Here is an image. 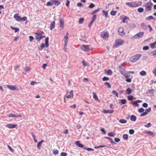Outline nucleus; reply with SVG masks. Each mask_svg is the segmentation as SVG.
<instances>
[{
	"label": "nucleus",
	"mask_w": 156,
	"mask_h": 156,
	"mask_svg": "<svg viewBox=\"0 0 156 156\" xmlns=\"http://www.w3.org/2000/svg\"><path fill=\"white\" fill-rule=\"evenodd\" d=\"M8 116L9 117H13L20 118L21 117V115H14V114L10 113L8 115Z\"/></svg>",
	"instance_id": "2eb2a0df"
},
{
	"label": "nucleus",
	"mask_w": 156,
	"mask_h": 156,
	"mask_svg": "<svg viewBox=\"0 0 156 156\" xmlns=\"http://www.w3.org/2000/svg\"><path fill=\"white\" fill-rule=\"evenodd\" d=\"M17 125L16 124H8L6 125V126L9 128H13L17 126Z\"/></svg>",
	"instance_id": "dca6fc26"
},
{
	"label": "nucleus",
	"mask_w": 156,
	"mask_h": 156,
	"mask_svg": "<svg viewBox=\"0 0 156 156\" xmlns=\"http://www.w3.org/2000/svg\"><path fill=\"white\" fill-rule=\"evenodd\" d=\"M50 2H51L54 3V4L55 5H58L60 3V1L57 0H49Z\"/></svg>",
	"instance_id": "f3484780"
},
{
	"label": "nucleus",
	"mask_w": 156,
	"mask_h": 156,
	"mask_svg": "<svg viewBox=\"0 0 156 156\" xmlns=\"http://www.w3.org/2000/svg\"><path fill=\"white\" fill-rule=\"evenodd\" d=\"M108 135L109 136L113 137L116 134L114 133L110 132L108 133Z\"/></svg>",
	"instance_id": "7c9ffc66"
},
{
	"label": "nucleus",
	"mask_w": 156,
	"mask_h": 156,
	"mask_svg": "<svg viewBox=\"0 0 156 156\" xmlns=\"http://www.w3.org/2000/svg\"><path fill=\"white\" fill-rule=\"evenodd\" d=\"M75 144L77 146L81 148H83L84 146L83 144H80V141H76V142Z\"/></svg>",
	"instance_id": "6ab92c4d"
},
{
	"label": "nucleus",
	"mask_w": 156,
	"mask_h": 156,
	"mask_svg": "<svg viewBox=\"0 0 156 156\" xmlns=\"http://www.w3.org/2000/svg\"><path fill=\"white\" fill-rule=\"evenodd\" d=\"M106 73L108 75H112V74L113 72L111 69H109L107 71Z\"/></svg>",
	"instance_id": "2f4dec72"
},
{
	"label": "nucleus",
	"mask_w": 156,
	"mask_h": 156,
	"mask_svg": "<svg viewBox=\"0 0 156 156\" xmlns=\"http://www.w3.org/2000/svg\"><path fill=\"white\" fill-rule=\"evenodd\" d=\"M144 9L142 8H139L137 9L138 12H142L144 11Z\"/></svg>",
	"instance_id": "ea45409f"
},
{
	"label": "nucleus",
	"mask_w": 156,
	"mask_h": 156,
	"mask_svg": "<svg viewBox=\"0 0 156 156\" xmlns=\"http://www.w3.org/2000/svg\"><path fill=\"white\" fill-rule=\"evenodd\" d=\"M59 26L61 28V29H63L64 26V20L63 18H60L59 19Z\"/></svg>",
	"instance_id": "9b49d317"
},
{
	"label": "nucleus",
	"mask_w": 156,
	"mask_h": 156,
	"mask_svg": "<svg viewBox=\"0 0 156 156\" xmlns=\"http://www.w3.org/2000/svg\"><path fill=\"white\" fill-rule=\"evenodd\" d=\"M67 98H73V90H71L69 92L67 91L65 95Z\"/></svg>",
	"instance_id": "39448f33"
},
{
	"label": "nucleus",
	"mask_w": 156,
	"mask_h": 156,
	"mask_svg": "<svg viewBox=\"0 0 156 156\" xmlns=\"http://www.w3.org/2000/svg\"><path fill=\"white\" fill-rule=\"evenodd\" d=\"M133 98V96H132V95H129V96L128 97V99L129 100V101H131V100H132Z\"/></svg>",
	"instance_id": "13d9d810"
},
{
	"label": "nucleus",
	"mask_w": 156,
	"mask_h": 156,
	"mask_svg": "<svg viewBox=\"0 0 156 156\" xmlns=\"http://www.w3.org/2000/svg\"><path fill=\"white\" fill-rule=\"evenodd\" d=\"M44 142V140H41V141L39 142L37 144V147L39 150H40L41 149V144L42 143Z\"/></svg>",
	"instance_id": "aec40b11"
},
{
	"label": "nucleus",
	"mask_w": 156,
	"mask_h": 156,
	"mask_svg": "<svg viewBox=\"0 0 156 156\" xmlns=\"http://www.w3.org/2000/svg\"><path fill=\"white\" fill-rule=\"evenodd\" d=\"M144 109L142 108H140L138 109V112L140 113L143 112H144Z\"/></svg>",
	"instance_id": "3c124183"
},
{
	"label": "nucleus",
	"mask_w": 156,
	"mask_h": 156,
	"mask_svg": "<svg viewBox=\"0 0 156 156\" xmlns=\"http://www.w3.org/2000/svg\"><path fill=\"white\" fill-rule=\"evenodd\" d=\"M67 154L66 153L62 152L61 153V156H66Z\"/></svg>",
	"instance_id": "338daca9"
},
{
	"label": "nucleus",
	"mask_w": 156,
	"mask_h": 156,
	"mask_svg": "<svg viewBox=\"0 0 156 156\" xmlns=\"http://www.w3.org/2000/svg\"><path fill=\"white\" fill-rule=\"evenodd\" d=\"M14 18L17 21H21V16L18 15V14H15L14 16Z\"/></svg>",
	"instance_id": "4468645a"
},
{
	"label": "nucleus",
	"mask_w": 156,
	"mask_h": 156,
	"mask_svg": "<svg viewBox=\"0 0 156 156\" xmlns=\"http://www.w3.org/2000/svg\"><path fill=\"white\" fill-rule=\"evenodd\" d=\"M10 27L12 30H15V32L16 33L19 31L20 30L17 27H13L12 26H11Z\"/></svg>",
	"instance_id": "cd10ccee"
},
{
	"label": "nucleus",
	"mask_w": 156,
	"mask_h": 156,
	"mask_svg": "<svg viewBox=\"0 0 156 156\" xmlns=\"http://www.w3.org/2000/svg\"><path fill=\"white\" fill-rule=\"evenodd\" d=\"M80 48L83 51H88L93 49V48L90 45H82L81 46Z\"/></svg>",
	"instance_id": "20e7f679"
},
{
	"label": "nucleus",
	"mask_w": 156,
	"mask_h": 156,
	"mask_svg": "<svg viewBox=\"0 0 156 156\" xmlns=\"http://www.w3.org/2000/svg\"><path fill=\"white\" fill-rule=\"evenodd\" d=\"M114 112V110H104L103 111V112L105 113H112Z\"/></svg>",
	"instance_id": "4be33fe9"
},
{
	"label": "nucleus",
	"mask_w": 156,
	"mask_h": 156,
	"mask_svg": "<svg viewBox=\"0 0 156 156\" xmlns=\"http://www.w3.org/2000/svg\"><path fill=\"white\" fill-rule=\"evenodd\" d=\"M30 41L32 42L34 39V37L32 36H30L29 37Z\"/></svg>",
	"instance_id": "052dcab7"
},
{
	"label": "nucleus",
	"mask_w": 156,
	"mask_h": 156,
	"mask_svg": "<svg viewBox=\"0 0 156 156\" xmlns=\"http://www.w3.org/2000/svg\"><path fill=\"white\" fill-rule=\"evenodd\" d=\"M84 20V18H81L79 19V23L80 24L82 23L83 22V21Z\"/></svg>",
	"instance_id": "c9c22d12"
},
{
	"label": "nucleus",
	"mask_w": 156,
	"mask_h": 156,
	"mask_svg": "<svg viewBox=\"0 0 156 156\" xmlns=\"http://www.w3.org/2000/svg\"><path fill=\"white\" fill-rule=\"evenodd\" d=\"M55 21H52L50 25V29L51 30L55 27Z\"/></svg>",
	"instance_id": "a211bd4d"
},
{
	"label": "nucleus",
	"mask_w": 156,
	"mask_h": 156,
	"mask_svg": "<svg viewBox=\"0 0 156 156\" xmlns=\"http://www.w3.org/2000/svg\"><path fill=\"white\" fill-rule=\"evenodd\" d=\"M132 92L131 89L130 88H128L126 90V93L128 95L130 94Z\"/></svg>",
	"instance_id": "a878e982"
},
{
	"label": "nucleus",
	"mask_w": 156,
	"mask_h": 156,
	"mask_svg": "<svg viewBox=\"0 0 156 156\" xmlns=\"http://www.w3.org/2000/svg\"><path fill=\"white\" fill-rule=\"evenodd\" d=\"M121 19L122 20V22L123 23H126L129 20V18L126 16H121Z\"/></svg>",
	"instance_id": "9d476101"
},
{
	"label": "nucleus",
	"mask_w": 156,
	"mask_h": 156,
	"mask_svg": "<svg viewBox=\"0 0 156 156\" xmlns=\"http://www.w3.org/2000/svg\"><path fill=\"white\" fill-rule=\"evenodd\" d=\"M103 13L105 15V16L107 17L108 16V12L107 11H105L104 10L102 11Z\"/></svg>",
	"instance_id": "de8ad7c7"
},
{
	"label": "nucleus",
	"mask_w": 156,
	"mask_h": 156,
	"mask_svg": "<svg viewBox=\"0 0 156 156\" xmlns=\"http://www.w3.org/2000/svg\"><path fill=\"white\" fill-rule=\"evenodd\" d=\"M146 74V72L144 71H142L140 72V75L142 76L145 75Z\"/></svg>",
	"instance_id": "c03bdc74"
},
{
	"label": "nucleus",
	"mask_w": 156,
	"mask_h": 156,
	"mask_svg": "<svg viewBox=\"0 0 156 156\" xmlns=\"http://www.w3.org/2000/svg\"><path fill=\"white\" fill-rule=\"evenodd\" d=\"M146 20H154V18L152 16H151L147 17L146 18Z\"/></svg>",
	"instance_id": "bb28decb"
},
{
	"label": "nucleus",
	"mask_w": 156,
	"mask_h": 156,
	"mask_svg": "<svg viewBox=\"0 0 156 156\" xmlns=\"http://www.w3.org/2000/svg\"><path fill=\"white\" fill-rule=\"evenodd\" d=\"M27 19V17L26 16H24L22 18H21V21L22 20L23 21H24L26 20Z\"/></svg>",
	"instance_id": "e2e57ef3"
},
{
	"label": "nucleus",
	"mask_w": 156,
	"mask_h": 156,
	"mask_svg": "<svg viewBox=\"0 0 156 156\" xmlns=\"http://www.w3.org/2000/svg\"><path fill=\"white\" fill-rule=\"evenodd\" d=\"M58 150H53V154L54 155L57 154H58Z\"/></svg>",
	"instance_id": "6e6d98bb"
},
{
	"label": "nucleus",
	"mask_w": 156,
	"mask_h": 156,
	"mask_svg": "<svg viewBox=\"0 0 156 156\" xmlns=\"http://www.w3.org/2000/svg\"><path fill=\"white\" fill-rule=\"evenodd\" d=\"M153 4L151 2L147 3L145 5V9L147 11H151Z\"/></svg>",
	"instance_id": "423d86ee"
},
{
	"label": "nucleus",
	"mask_w": 156,
	"mask_h": 156,
	"mask_svg": "<svg viewBox=\"0 0 156 156\" xmlns=\"http://www.w3.org/2000/svg\"><path fill=\"white\" fill-rule=\"evenodd\" d=\"M115 141L116 142H118L120 141V139L119 138H115L114 139Z\"/></svg>",
	"instance_id": "774afa93"
},
{
	"label": "nucleus",
	"mask_w": 156,
	"mask_h": 156,
	"mask_svg": "<svg viewBox=\"0 0 156 156\" xmlns=\"http://www.w3.org/2000/svg\"><path fill=\"white\" fill-rule=\"evenodd\" d=\"M146 133L147 134H150L151 135H153V136H154V133H153L151 131H147L146 132Z\"/></svg>",
	"instance_id": "58836bf2"
},
{
	"label": "nucleus",
	"mask_w": 156,
	"mask_h": 156,
	"mask_svg": "<svg viewBox=\"0 0 156 156\" xmlns=\"http://www.w3.org/2000/svg\"><path fill=\"white\" fill-rule=\"evenodd\" d=\"M48 40L49 38L48 37H47L45 38V45L46 47H48L49 46Z\"/></svg>",
	"instance_id": "5701e85b"
},
{
	"label": "nucleus",
	"mask_w": 156,
	"mask_h": 156,
	"mask_svg": "<svg viewBox=\"0 0 156 156\" xmlns=\"http://www.w3.org/2000/svg\"><path fill=\"white\" fill-rule=\"evenodd\" d=\"M119 122L122 123H125L127 122V121L124 119H120L119 120Z\"/></svg>",
	"instance_id": "4c0bfd02"
},
{
	"label": "nucleus",
	"mask_w": 156,
	"mask_h": 156,
	"mask_svg": "<svg viewBox=\"0 0 156 156\" xmlns=\"http://www.w3.org/2000/svg\"><path fill=\"white\" fill-rule=\"evenodd\" d=\"M103 38L106 39H107L109 37V33L108 32H103L101 35Z\"/></svg>",
	"instance_id": "1a4fd4ad"
},
{
	"label": "nucleus",
	"mask_w": 156,
	"mask_h": 156,
	"mask_svg": "<svg viewBox=\"0 0 156 156\" xmlns=\"http://www.w3.org/2000/svg\"><path fill=\"white\" fill-rule=\"evenodd\" d=\"M93 98L95 100H98V96L95 93H93Z\"/></svg>",
	"instance_id": "09e8293b"
},
{
	"label": "nucleus",
	"mask_w": 156,
	"mask_h": 156,
	"mask_svg": "<svg viewBox=\"0 0 156 156\" xmlns=\"http://www.w3.org/2000/svg\"><path fill=\"white\" fill-rule=\"evenodd\" d=\"M117 12V11H112L111 12V14L112 16H115Z\"/></svg>",
	"instance_id": "8fccbe9b"
},
{
	"label": "nucleus",
	"mask_w": 156,
	"mask_h": 156,
	"mask_svg": "<svg viewBox=\"0 0 156 156\" xmlns=\"http://www.w3.org/2000/svg\"><path fill=\"white\" fill-rule=\"evenodd\" d=\"M150 46L151 48L152 49L156 48V41L154 43L151 44H150Z\"/></svg>",
	"instance_id": "b1692460"
},
{
	"label": "nucleus",
	"mask_w": 156,
	"mask_h": 156,
	"mask_svg": "<svg viewBox=\"0 0 156 156\" xmlns=\"http://www.w3.org/2000/svg\"><path fill=\"white\" fill-rule=\"evenodd\" d=\"M136 117L134 115H132L130 116V120L131 121H135L136 120Z\"/></svg>",
	"instance_id": "393cba45"
},
{
	"label": "nucleus",
	"mask_w": 156,
	"mask_h": 156,
	"mask_svg": "<svg viewBox=\"0 0 156 156\" xmlns=\"http://www.w3.org/2000/svg\"><path fill=\"white\" fill-rule=\"evenodd\" d=\"M141 100H137L133 102V104L134 106H138L139 105L138 104V103H140L141 102Z\"/></svg>",
	"instance_id": "412c9836"
},
{
	"label": "nucleus",
	"mask_w": 156,
	"mask_h": 156,
	"mask_svg": "<svg viewBox=\"0 0 156 156\" xmlns=\"http://www.w3.org/2000/svg\"><path fill=\"white\" fill-rule=\"evenodd\" d=\"M142 105L144 107L146 108L148 106V104L146 103H144Z\"/></svg>",
	"instance_id": "69168bd1"
},
{
	"label": "nucleus",
	"mask_w": 156,
	"mask_h": 156,
	"mask_svg": "<svg viewBox=\"0 0 156 156\" xmlns=\"http://www.w3.org/2000/svg\"><path fill=\"white\" fill-rule=\"evenodd\" d=\"M118 31L119 34L121 36H123L125 35V33L124 31V29L122 27H120L118 29Z\"/></svg>",
	"instance_id": "6e6552de"
},
{
	"label": "nucleus",
	"mask_w": 156,
	"mask_h": 156,
	"mask_svg": "<svg viewBox=\"0 0 156 156\" xmlns=\"http://www.w3.org/2000/svg\"><path fill=\"white\" fill-rule=\"evenodd\" d=\"M141 56V54H136L131 57L130 58V60L132 62H135L139 59Z\"/></svg>",
	"instance_id": "7ed1b4c3"
},
{
	"label": "nucleus",
	"mask_w": 156,
	"mask_h": 156,
	"mask_svg": "<svg viewBox=\"0 0 156 156\" xmlns=\"http://www.w3.org/2000/svg\"><path fill=\"white\" fill-rule=\"evenodd\" d=\"M140 26L143 29H146V28L147 26L145 23H142L140 25Z\"/></svg>",
	"instance_id": "72a5a7b5"
},
{
	"label": "nucleus",
	"mask_w": 156,
	"mask_h": 156,
	"mask_svg": "<svg viewBox=\"0 0 156 156\" xmlns=\"http://www.w3.org/2000/svg\"><path fill=\"white\" fill-rule=\"evenodd\" d=\"M127 102V101L125 99H122L121 100V103L122 104H126Z\"/></svg>",
	"instance_id": "79ce46f5"
},
{
	"label": "nucleus",
	"mask_w": 156,
	"mask_h": 156,
	"mask_svg": "<svg viewBox=\"0 0 156 156\" xmlns=\"http://www.w3.org/2000/svg\"><path fill=\"white\" fill-rule=\"evenodd\" d=\"M154 89H152L151 90H150L148 91V93L150 94L152 96L153 95L154 93Z\"/></svg>",
	"instance_id": "c756f323"
},
{
	"label": "nucleus",
	"mask_w": 156,
	"mask_h": 156,
	"mask_svg": "<svg viewBox=\"0 0 156 156\" xmlns=\"http://www.w3.org/2000/svg\"><path fill=\"white\" fill-rule=\"evenodd\" d=\"M124 76L125 78L126 79V81L128 83H130L131 82V79L133 78L132 76L131 77V78H129V77H130V75H125Z\"/></svg>",
	"instance_id": "ddd939ff"
},
{
	"label": "nucleus",
	"mask_w": 156,
	"mask_h": 156,
	"mask_svg": "<svg viewBox=\"0 0 156 156\" xmlns=\"http://www.w3.org/2000/svg\"><path fill=\"white\" fill-rule=\"evenodd\" d=\"M142 4L141 1L139 2H127L126 4L132 7H136L140 6Z\"/></svg>",
	"instance_id": "f257e3e1"
},
{
	"label": "nucleus",
	"mask_w": 156,
	"mask_h": 156,
	"mask_svg": "<svg viewBox=\"0 0 156 156\" xmlns=\"http://www.w3.org/2000/svg\"><path fill=\"white\" fill-rule=\"evenodd\" d=\"M8 147L9 149L12 152H13L14 151V150L12 149L8 145Z\"/></svg>",
	"instance_id": "0e129e2a"
},
{
	"label": "nucleus",
	"mask_w": 156,
	"mask_h": 156,
	"mask_svg": "<svg viewBox=\"0 0 156 156\" xmlns=\"http://www.w3.org/2000/svg\"><path fill=\"white\" fill-rule=\"evenodd\" d=\"M19 39V36H16L15 37L14 39L13 40V41L16 42Z\"/></svg>",
	"instance_id": "bf43d9fd"
},
{
	"label": "nucleus",
	"mask_w": 156,
	"mask_h": 156,
	"mask_svg": "<svg viewBox=\"0 0 156 156\" xmlns=\"http://www.w3.org/2000/svg\"><path fill=\"white\" fill-rule=\"evenodd\" d=\"M129 132L130 134H133L134 133V131L133 129H131L129 130Z\"/></svg>",
	"instance_id": "864d4df0"
},
{
	"label": "nucleus",
	"mask_w": 156,
	"mask_h": 156,
	"mask_svg": "<svg viewBox=\"0 0 156 156\" xmlns=\"http://www.w3.org/2000/svg\"><path fill=\"white\" fill-rule=\"evenodd\" d=\"M7 87L10 90H15L17 89L16 86L11 85H6Z\"/></svg>",
	"instance_id": "f8f14e48"
},
{
	"label": "nucleus",
	"mask_w": 156,
	"mask_h": 156,
	"mask_svg": "<svg viewBox=\"0 0 156 156\" xmlns=\"http://www.w3.org/2000/svg\"><path fill=\"white\" fill-rule=\"evenodd\" d=\"M109 79V78L108 77L105 76L103 77L102 79L104 81L108 80Z\"/></svg>",
	"instance_id": "603ef678"
},
{
	"label": "nucleus",
	"mask_w": 156,
	"mask_h": 156,
	"mask_svg": "<svg viewBox=\"0 0 156 156\" xmlns=\"http://www.w3.org/2000/svg\"><path fill=\"white\" fill-rule=\"evenodd\" d=\"M44 37V36H40L39 37H36V40H38V41H39L42 38Z\"/></svg>",
	"instance_id": "a18cd8bd"
},
{
	"label": "nucleus",
	"mask_w": 156,
	"mask_h": 156,
	"mask_svg": "<svg viewBox=\"0 0 156 156\" xmlns=\"http://www.w3.org/2000/svg\"><path fill=\"white\" fill-rule=\"evenodd\" d=\"M123 138L124 139L127 140L128 139V136L127 134L123 135Z\"/></svg>",
	"instance_id": "a19ab883"
},
{
	"label": "nucleus",
	"mask_w": 156,
	"mask_h": 156,
	"mask_svg": "<svg viewBox=\"0 0 156 156\" xmlns=\"http://www.w3.org/2000/svg\"><path fill=\"white\" fill-rule=\"evenodd\" d=\"M99 8H98L96 10L93 11L92 13V14H94V13H97L98 12H99Z\"/></svg>",
	"instance_id": "5fc2aeb1"
},
{
	"label": "nucleus",
	"mask_w": 156,
	"mask_h": 156,
	"mask_svg": "<svg viewBox=\"0 0 156 156\" xmlns=\"http://www.w3.org/2000/svg\"><path fill=\"white\" fill-rule=\"evenodd\" d=\"M34 34L36 35H37L40 36L42 34V32L40 31V32H35L34 33Z\"/></svg>",
	"instance_id": "37998d69"
},
{
	"label": "nucleus",
	"mask_w": 156,
	"mask_h": 156,
	"mask_svg": "<svg viewBox=\"0 0 156 156\" xmlns=\"http://www.w3.org/2000/svg\"><path fill=\"white\" fill-rule=\"evenodd\" d=\"M69 35V34L68 33H66V35H65L64 38L65 40H64V41H67V42H68V40L69 39V37H68Z\"/></svg>",
	"instance_id": "c85d7f7f"
},
{
	"label": "nucleus",
	"mask_w": 156,
	"mask_h": 156,
	"mask_svg": "<svg viewBox=\"0 0 156 156\" xmlns=\"http://www.w3.org/2000/svg\"><path fill=\"white\" fill-rule=\"evenodd\" d=\"M144 32H140L137 34H136L133 37V39H136L137 38H141L144 34Z\"/></svg>",
	"instance_id": "0eeeda50"
},
{
	"label": "nucleus",
	"mask_w": 156,
	"mask_h": 156,
	"mask_svg": "<svg viewBox=\"0 0 156 156\" xmlns=\"http://www.w3.org/2000/svg\"><path fill=\"white\" fill-rule=\"evenodd\" d=\"M25 70L26 72L29 71L30 70V68L29 67H26L25 69Z\"/></svg>",
	"instance_id": "680f3d73"
},
{
	"label": "nucleus",
	"mask_w": 156,
	"mask_h": 156,
	"mask_svg": "<svg viewBox=\"0 0 156 156\" xmlns=\"http://www.w3.org/2000/svg\"><path fill=\"white\" fill-rule=\"evenodd\" d=\"M95 5L92 3H91L89 6L90 8H92L94 7Z\"/></svg>",
	"instance_id": "4d7b16f0"
},
{
	"label": "nucleus",
	"mask_w": 156,
	"mask_h": 156,
	"mask_svg": "<svg viewBox=\"0 0 156 156\" xmlns=\"http://www.w3.org/2000/svg\"><path fill=\"white\" fill-rule=\"evenodd\" d=\"M105 85L108 86V88H111V85L108 82H106L105 83Z\"/></svg>",
	"instance_id": "49530a36"
},
{
	"label": "nucleus",
	"mask_w": 156,
	"mask_h": 156,
	"mask_svg": "<svg viewBox=\"0 0 156 156\" xmlns=\"http://www.w3.org/2000/svg\"><path fill=\"white\" fill-rule=\"evenodd\" d=\"M45 45L44 44V43H42L40 46L39 48V50H42V49L45 47Z\"/></svg>",
	"instance_id": "e433bc0d"
},
{
	"label": "nucleus",
	"mask_w": 156,
	"mask_h": 156,
	"mask_svg": "<svg viewBox=\"0 0 156 156\" xmlns=\"http://www.w3.org/2000/svg\"><path fill=\"white\" fill-rule=\"evenodd\" d=\"M112 93L113 94L115 95L117 97H119L118 94V93L115 90H112Z\"/></svg>",
	"instance_id": "f704fd0d"
},
{
	"label": "nucleus",
	"mask_w": 156,
	"mask_h": 156,
	"mask_svg": "<svg viewBox=\"0 0 156 156\" xmlns=\"http://www.w3.org/2000/svg\"><path fill=\"white\" fill-rule=\"evenodd\" d=\"M54 3L51 2H48L46 4L47 6H51L54 5Z\"/></svg>",
	"instance_id": "473e14b6"
},
{
	"label": "nucleus",
	"mask_w": 156,
	"mask_h": 156,
	"mask_svg": "<svg viewBox=\"0 0 156 156\" xmlns=\"http://www.w3.org/2000/svg\"><path fill=\"white\" fill-rule=\"evenodd\" d=\"M124 43V41L122 39H118L115 40V43L113 45V47L115 48H117L122 45Z\"/></svg>",
	"instance_id": "f03ea898"
}]
</instances>
